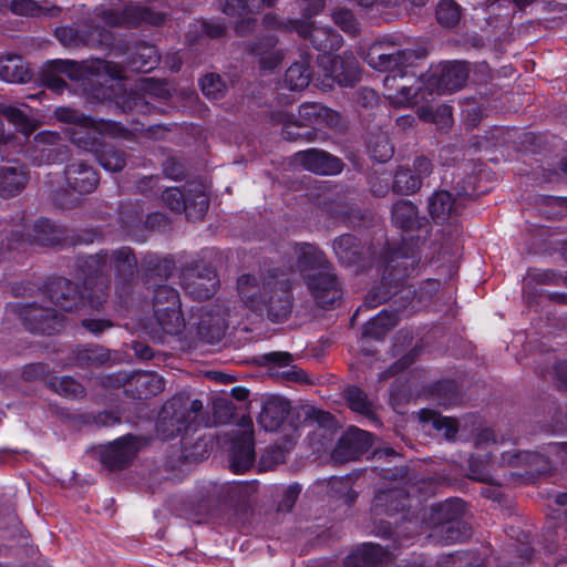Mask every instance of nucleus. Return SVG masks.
<instances>
[{"label":"nucleus","instance_id":"f257e3e1","mask_svg":"<svg viewBox=\"0 0 567 567\" xmlns=\"http://www.w3.org/2000/svg\"><path fill=\"white\" fill-rule=\"evenodd\" d=\"M54 117L59 122L71 125L65 131L71 141L78 147L93 152L105 171L118 172L125 166L126 161L122 152L114 148L100 151L102 146L100 138L116 137L122 134L123 128L117 123L93 120L64 106L55 109Z\"/></svg>","mask_w":567,"mask_h":567},{"label":"nucleus","instance_id":"f03ea898","mask_svg":"<svg viewBox=\"0 0 567 567\" xmlns=\"http://www.w3.org/2000/svg\"><path fill=\"white\" fill-rule=\"evenodd\" d=\"M295 254L307 287L320 307L331 306L341 293L336 277L328 271L327 260L319 248L301 243L295 246Z\"/></svg>","mask_w":567,"mask_h":567},{"label":"nucleus","instance_id":"7ed1b4c3","mask_svg":"<svg viewBox=\"0 0 567 567\" xmlns=\"http://www.w3.org/2000/svg\"><path fill=\"white\" fill-rule=\"evenodd\" d=\"M121 74L122 69L107 61L90 60L78 63L71 60H54L48 64L43 80L49 89L60 93L65 87L61 75H65L72 81H82L93 78L97 81H106L107 79L117 81L121 79Z\"/></svg>","mask_w":567,"mask_h":567},{"label":"nucleus","instance_id":"20e7f679","mask_svg":"<svg viewBox=\"0 0 567 567\" xmlns=\"http://www.w3.org/2000/svg\"><path fill=\"white\" fill-rule=\"evenodd\" d=\"M417 264L419 258L413 251L403 248L393 251L384 268L381 285L368 293L364 307L375 308L395 296L404 279L414 271Z\"/></svg>","mask_w":567,"mask_h":567},{"label":"nucleus","instance_id":"39448f33","mask_svg":"<svg viewBox=\"0 0 567 567\" xmlns=\"http://www.w3.org/2000/svg\"><path fill=\"white\" fill-rule=\"evenodd\" d=\"M154 312L162 329L174 334L182 330L184 320L179 309V297L175 289L161 286L154 296Z\"/></svg>","mask_w":567,"mask_h":567},{"label":"nucleus","instance_id":"423d86ee","mask_svg":"<svg viewBox=\"0 0 567 567\" xmlns=\"http://www.w3.org/2000/svg\"><path fill=\"white\" fill-rule=\"evenodd\" d=\"M468 78V68L465 63L446 62L426 74L425 86L429 94L451 93L460 90Z\"/></svg>","mask_w":567,"mask_h":567},{"label":"nucleus","instance_id":"0eeeda50","mask_svg":"<svg viewBox=\"0 0 567 567\" xmlns=\"http://www.w3.org/2000/svg\"><path fill=\"white\" fill-rule=\"evenodd\" d=\"M202 409L203 403L199 400L192 401L190 411H188L187 402L183 398H174L164 404L159 413L158 430L165 437L174 435L175 432L179 433L187 429L186 422L190 417V413H196Z\"/></svg>","mask_w":567,"mask_h":567},{"label":"nucleus","instance_id":"6e6552de","mask_svg":"<svg viewBox=\"0 0 567 567\" xmlns=\"http://www.w3.org/2000/svg\"><path fill=\"white\" fill-rule=\"evenodd\" d=\"M379 51L380 48H371L365 56L367 63L380 72L398 73L400 78L405 75V68L425 55L424 51H402L401 53Z\"/></svg>","mask_w":567,"mask_h":567},{"label":"nucleus","instance_id":"1a4fd4ad","mask_svg":"<svg viewBox=\"0 0 567 567\" xmlns=\"http://www.w3.org/2000/svg\"><path fill=\"white\" fill-rule=\"evenodd\" d=\"M277 282V280H260L252 275H243L237 281L239 298L248 308L255 311L260 310Z\"/></svg>","mask_w":567,"mask_h":567},{"label":"nucleus","instance_id":"9d476101","mask_svg":"<svg viewBox=\"0 0 567 567\" xmlns=\"http://www.w3.org/2000/svg\"><path fill=\"white\" fill-rule=\"evenodd\" d=\"M217 284L216 274L209 267L196 266L183 275L184 289L195 299L209 298L216 291Z\"/></svg>","mask_w":567,"mask_h":567},{"label":"nucleus","instance_id":"9b49d317","mask_svg":"<svg viewBox=\"0 0 567 567\" xmlns=\"http://www.w3.org/2000/svg\"><path fill=\"white\" fill-rule=\"evenodd\" d=\"M295 159L305 169L318 175H336L343 169L340 158L316 148L297 153Z\"/></svg>","mask_w":567,"mask_h":567},{"label":"nucleus","instance_id":"f8f14e48","mask_svg":"<svg viewBox=\"0 0 567 567\" xmlns=\"http://www.w3.org/2000/svg\"><path fill=\"white\" fill-rule=\"evenodd\" d=\"M140 442L132 435L123 436L110 443L101 454L102 462L111 468H121L137 454Z\"/></svg>","mask_w":567,"mask_h":567},{"label":"nucleus","instance_id":"ddd939ff","mask_svg":"<svg viewBox=\"0 0 567 567\" xmlns=\"http://www.w3.org/2000/svg\"><path fill=\"white\" fill-rule=\"evenodd\" d=\"M254 460L252 423L246 420L241 424L240 437L233 444L230 466L235 473H241L252 465Z\"/></svg>","mask_w":567,"mask_h":567},{"label":"nucleus","instance_id":"4468645a","mask_svg":"<svg viewBox=\"0 0 567 567\" xmlns=\"http://www.w3.org/2000/svg\"><path fill=\"white\" fill-rule=\"evenodd\" d=\"M163 200L172 210H185L188 219L198 220L204 217L208 209V198L200 193L194 203H186L182 192L176 187L166 188L163 193Z\"/></svg>","mask_w":567,"mask_h":567},{"label":"nucleus","instance_id":"2eb2a0df","mask_svg":"<svg viewBox=\"0 0 567 567\" xmlns=\"http://www.w3.org/2000/svg\"><path fill=\"white\" fill-rule=\"evenodd\" d=\"M289 414V402L282 398L267 399L258 415V423L265 431L278 430Z\"/></svg>","mask_w":567,"mask_h":567},{"label":"nucleus","instance_id":"dca6fc26","mask_svg":"<svg viewBox=\"0 0 567 567\" xmlns=\"http://www.w3.org/2000/svg\"><path fill=\"white\" fill-rule=\"evenodd\" d=\"M60 136L52 131H44L34 136L30 157L35 165H43L58 159Z\"/></svg>","mask_w":567,"mask_h":567},{"label":"nucleus","instance_id":"f3484780","mask_svg":"<svg viewBox=\"0 0 567 567\" xmlns=\"http://www.w3.org/2000/svg\"><path fill=\"white\" fill-rule=\"evenodd\" d=\"M66 184L80 194L91 193L97 185L96 172L83 163H73L65 169Z\"/></svg>","mask_w":567,"mask_h":567},{"label":"nucleus","instance_id":"a211bd4d","mask_svg":"<svg viewBox=\"0 0 567 567\" xmlns=\"http://www.w3.org/2000/svg\"><path fill=\"white\" fill-rule=\"evenodd\" d=\"M457 199L447 190L435 192L429 198V212L437 224L446 221L457 213Z\"/></svg>","mask_w":567,"mask_h":567},{"label":"nucleus","instance_id":"6ab92c4d","mask_svg":"<svg viewBox=\"0 0 567 567\" xmlns=\"http://www.w3.org/2000/svg\"><path fill=\"white\" fill-rule=\"evenodd\" d=\"M465 514V503L460 498L446 499L432 507L430 522L435 527L461 520Z\"/></svg>","mask_w":567,"mask_h":567},{"label":"nucleus","instance_id":"aec40b11","mask_svg":"<svg viewBox=\"0 0 567 567\" xmlns=\"http://www.w3.org/2000/svg\"><path fill=\"white\" fill-rule=\"evenodd\" d=\"M268 315L272 321L280 322L288 318L291 312V298L287 290L277 282L274 290L267 298L266 305Z\"/></svg>","mask_w":567,"mask_h":567},{"label":"nucleus","instance_id":"412c9836","mask_svg":"<svg viewBox=\"0 0 567 567\" xmlns=\"http://www.w3.org/2000/svg\"><path fill=\"white\" fill-rule=\"evenodd\" d=\"M429 90H426L425 81L423 86L402 85L393 93L385 94L389 102L395 107H408L422 101H427Z\"/></svg>","mask_w":567,"mask_h":567},{"label":"nucleus","instance_id":"4be33fe9","mask_svg":"<svg viewBox=\"0 0 567 567\" xmlns=\"http://www.w3.org/2000/svg\"><path fill=\"white\" fill-rule=\"evenodd\" d=\"M27 183L23 167H0V190L3 196H12L20 192Z\"/></svg>","mask_w":567,"mask_h":567},{"label":"nucleus","instance_id":"5701e85b","mask_svg":"<svg viewBox=\"0 0 567 567\" xmlns=\"http://www.w3.org/2000/svg\"><path fill=\"white\" fill-rule=\"evenodd\" d=\"M420 422L431 424L435 430L443 431L447 440H453L458 431V422L456 419L442 416L435 411L422 409L417 413Z\"/></svg>","mask_w":567,"mask_h":567},{"label":"nucleus","instance_id":"b1692460","mask_svg":"<svg viewBox=\"0 0 567 567\" xmlns=\"http://www.w3.org/2000/svg\"><path fill=\"white\" fill-rule=\"evenodd\" d=\"M396 323V311L384 309L365 324L363 333L373 339H381L394 328Z\"/></svg>","mask_w":567,"mask_h":567},{"label":"nucleus","instance_id":"393cba45","mask_svg":"<svg viewBox=\"0 0 567 567\" xmlns=\"http://www.w3.org/2000/svg\"><path fill=\"white\" fill-rule=\"evenodd\" d=\"M393 224L403 229L412 230L417 225V208L410 200H399L392 207Z\"/></svg>","mask_w":567,"mask_h":567},{"label":"nucleus","instance_id":"a878e982","mask_svg":"<svg viewBox=\"0 0 567 567\" xmlns=\"http://www.w3.org/2000/svg\"><path fill=\"white\" fill-rule=\"evenodd\" d=\"M417 116L424 122L435 124L441 131L450 128L453 123L452 107L445 104L435 110L430 106H421L417 109Z\"/></svg>","mask_w":567,"mask_h":567},{"label":"nucleus","instance_id":"bb28decb","mask_svg":"<svg viewBox=\"0 0 567 567\" xmlns=\"http://www.w3.org/2000/svg\"><path fill=\"white\" fill-rule=\"evenodd\" d=\"M30 78L29 71L18 56L0 59V79L6 82H27Z\"/></svg>","mask_w":567,"mask_h":567},{"label":"nucleus","instance_id":"cd10ccee","mask_svg":"<svg viewBox=\"0 0 567 567\" xmlns=\"http://www.w3.org/2000/svg\"><path fill=\"white\" fill-rule=\"evenodd\" d=\"M434 535L445 544L460 543L471 536V528L461 519L435 527Z\"/></svg>","mask_w":567,"mask_h":567},{"label":"nucleus","instance_id":"c85d7f7f","mask_svg":"<svg viewBox=\"0 0 567 567\" xmlns=\"http://www.w3.org/2000/svg\"><path fill=\"white\" fill-rule=\"evenodd\" d=\"M422 186L421 181L410 168L401 167L394 174L392 190L401 195L416 193Z\"/></svg>","mask_w":567,"mask_h":567},{"label":"nucleus","instance_id":"c756f323","mask_svg":"<svg viewBox=\"0 0 567 567\" xmlns=\"http://www.w3.org/2000/svg\"><path fill=\"white\" fill-rule=\"evenodd\" d=\"M462 17V9L454 0H442L436 7L437 22L446 28L455 27Z\"/></svg>","mask_w":567,"mask_h":567},{"label":"nucleus","instance_id":"7c9ffc66","mask_svg":"<svg viewBox=\"0 0 567 567\" xmlns=\"http://www.w3.org/2000/svg\"><path fill=\"white\" fill-rule=\"evenodd\" d=\"M254 53L259 56V63L262 69H272L281 60V53L275 49V40L266 39L252 49Z\"/></svg>","mask_w":567,"mask_h":567},{"label":"nucleus","instance_id":"2f4dec72","mask_svg":"<svg viewBox=\"0 0 567 567\" xmlns=\"http://www.w3.org/2000/svg\"><path fill=\"white\" fill-rule=\"evenodd\" d=\"M274 2L275 0H228L224 11L229 16L241 17L244 13L257 12L262 6H271Z\"/></svg>","mask_w":567,"mask_h":567},{"label":"nucleus","instance_id":"473e14b6","mask_svg":"<svg viewBox=\"0 0 567 567\" xmlns=\"http://www.w3.org/2000/svg\"><path fill=\"white\" fill-rule=\"evenodd\" d=\"M333 251L339 261L344 266H352L354 264V236L346 234L338 237L333 241Z\"/></svg>","mask_w":567,"mask_h":567},{"label":"nucleus","instance_id":"72a5a7b5","mask_svg":"<svg viewBox=\"0 0 567 567\" xmlns=\"http://www.w3.org/2000/svg\"><path fill=\"white\" fill-rule=\"evenodd\" d=\"M3 115L25 137H28L37 127V123L31 121L28 115L18 107H6L3 110Z\"/></svg>","mask_w":567,"mask_h":567},{"label":"nucleus","instance_id":"f704fd0d","mask_svg":"<svg viewBox=\"0 0 567 567\" xmlns=\"http://www.w3.org/2000/svg\"><path fill=\"white\" fill-rule=\"evenodd\" d=\"M285 83L291 91L302 90L309 84V73L305 63H295L286 71Z\"/></svg>","mask_w":567,"mask_h":567},{"label":"nucleus","instance_id":"c9c22d12","mask_svg":"<svg viewBox=\"0 0 567 567\" xmlns=\"http://www.w3.org/2000/svg\"><path fill=\"white\" fill-rule=\"evenodd\" d=\"M515 457L518 464L527 465L538 474L550 468L549 461L543 451H522Z\"/></svg>","mask_w":567,"mask_h":567},{"label":"nucleus","instance_id":"e433bc0d","mask_svg":"<svg viewBox=\"0 0 567 567\" xmlns=\"http://www.w3.org/2000/svg\"><path fill=\"white\" fill-rule=\"evenodd\" d=\"M354 456V433L349 430L337 443L331 457L336 463L351 461Z\"/></svg>","mask_w":567,"mask_h":567},{"label":"nucleus","instance_id":"4c0bfd02","mask_svg":"<svg viewBox=\"0 0 567 567\" xmlns=\"http://www.w3.org/2000/svg\"><path fill=\"white\" fill-rule=\"evenodd\" d=\"M137 386L143 389L141 395L145 398L162 392L165 388L164 379L153 373H138L134 377Z\"/></svg>","mask_w":567,"mask_h":567},{"label":"nucleus","instance_id":"58836bf2","mask_svg":"<svg viewBox=\"0 0 567 567\" xmlns=\"http://www.w3.org/2000/svg\"><path fill=\"white\" fill-rule=\"evenodd\" d=\"M369 153L372 158L380 163L389 161L393 153V146L390 144L388 136L381 134L375 137V142H369Z\"/></svg>","mask_w":567,"mask_h":567},{"label":"nucleus","instance_id":"ea45409f","mask_svg":"<svg viewBox=\"0 0 567 567\" xmlns=\"http://www.w3.org/2000/svg\"><path fill=\"white\" fill-rule=\"evenodd\" d=\"M358 556L368 565H380L389 559V551L380 545L364 544L357 550V557Z\"/></svg>","mask_w":567,"mask_h":567},{"label":"nucleus","instance_id":"a19ab883","mask_svg":"<svg viewBox=\"0 0 567 567\" xmlns=\"http://www.w3.org/2000/svg\"><path fill=\"white\" fill-rule=\"evenodd\" d=\"M203 93L212 100H217L224 95L226 85L217 74H207L200 81Z\"/></svg>","mask_w":567,"mask_h":567},{"label":"nucleus","instance_id":"79ce46f5","mask_svg":"<svg viewBox=\"0 0 567 567\" xmlns=\"http://www.w3.org/2000/svg\"><path fill=\"white\" fill-rule=\"evenodd\" d=\"M158 63V55L153 47H144L141 49L137 58L132 62L135 71L147 72Z\"/></svg>","mask_w":567,"mask_h":567},{"label":"nucleus","instance_id":"37998d69","mask_svg":"<svg viewBox=\"0 0 567 567\" xmlns=\"http://www.w3.org/2000/svg\"><path fill=\"white\" fill-rule=\"evenodd\" d=\"M109 259L118 274L132 271L136 266V261L128 248H121L114 251Z\"/></svg>","mask_w":567,"mask_h":567},{"label":"nucleus","instance_id":"c03bdc74","mask_svg":"<svg viewBox=\"0 0 567 567\" xmlns=\"http://www.w3.org/2000/svg\"><path fill=\"white\" fill-rule=\"evenodd\" d=\"M323 107L317 103H305L300 105L298 111V118L295 123L299 126L312 124L321 116Z\"/></svg>","mask_w":567,"mask_h":567},{"label":"nucleus","instance_id":"a18cd8bd","mask_svg":"<svg viewBox=\"0 0 567 567\" xmlns=\"http://www.w3.org/2000/svg\"><path fill=\"white\" fill-rule=\"evenodd\" d=\"M10 9L13 13L21 16H40L42 8L33 0H11Z\"/></svg>","mask_w":567,"mask_h":567},{"label":"nucleus","instance_id":"49530a36","mask_svg":"<svg viewBox=\"0 0 567 567\" xmlns=\"http://www.w3.org/2000/svg\"><path fill=\"white\" fill-rule=\"evenodd\" d=\"M543 453L549 461L550 466L551 463L564 462L567 454V443H549L543 449Z\"/></svg>","mask_w":567,"mask_h":567},{"label":"nucleus","instance_id":"de8ad7c7","mask_svg":"<svg viewBox=\"0 0 567 567\" xmlns=\"http://www.w3.org/2000/svg\"><path fill=\"white\" fill-rule=\"evenodd\" d=\"M413 174L419 177L421 183L423 184V179L429 177L432 174L433 171V164L432 161L424 156L419 155L413 161V169H411Z\"/></svg>","mask_w":567,"mask_h":567},{"label":"nucleus","instance_id":"09e8293b","mask_svg":"<svg viewBox=\"0 0 567 567\" xmlns=\"http://www.w3.org/2000/svg\"><path fill=\"white\" fill-rule=\"evenodd\" d=\"M54 386L64 396H76L83 391L82 386L69 377L61 378L58 383H54Z\"/></svg>","mask_w":567,"mask_h":567},{"label":"nucleus","instance_id":"8fccbe9b","mask_svg":"<svg viewBox=\"0 0 567 567\" xmlns=\"http://www.w3.org/2000/svg\"><path fill=\"white\" fill-rule=\"evenodd\" d=\"M379 103L378 93L370 87L362 86L357 91V105L365 109H373Z\"/></svg>","mask_w":567,"mask_h":567},{"label":"nucleus","instance_id":"3c124183","mask_svg":"<svg viewBox=\"0 0 567 567\" xmlns=\"http://www.w3.org/2000/svg\"><path fill=\"white\" fill-rule=\"evenodd\" d=\"M334 22L349 33L354 32V17L349 10H338L333 12Z\"/></svg>","mask_w":567,"mask_h":567},{"label":"nucleus","instance_id":"603ef678","mask_svg":"<svg viewBox=\"0 0 567 567\" xmlns=\"http://www.w3.org/2000/svg\"><path fill=\"white\" fill-rule=\"evenodd\" d=\"M529 279H533L537 284L542 285H554L558 284L560 276L553 270H539L535 269L528 275Z\"/></svg>","mask_w":567,"mask_h":567},{"label":"nucleus","instance_id":"864d4df0","mask_svg":"<svg viewBox=\"0 0 567 567\" xmlns=\"http://www.w3.org/2000/svg\"><path fill=\"white\" fill-rule=\"evenodd\" d=\"M332 491L342 494L347 501H351L352 480L350 477H334L330 482Z\"/></svg>","mask_w":567,"mask_h":567},{"label":"nucleus","instance_id":"5fc2aeb1","mask_svg":"<svg viewBox=\"0 0 567 567\" xmlns=\"http://www.w3.org/2000/svg\"><path fill=\"white\" fill-rule=\"evenodd\" d=\"M372 445V434L357 427V460L360 455L367 453Z\"/></svg>","mask_w":567,"mask_h":567},{"label":"nucleus","instance_id":"6e6d98bb","mask_svg":"<svg viewBox=\"0 0 567 567\" xmlns=\"http://www.w3.org/2000/svg\"><path fill=\"white\" fill-rule=\"evenodd\" d=\"M357 413L362 414L363 416L368 417L369 420H375L373 411H372V404L367 400L365 394L357 389Z\"/></svg>","mask_w":567,"mask_h":567},{"label":"nucleus","instance_id":"4d7b16f0","mask_svg":"<svg viewBox=\"0 0 567 567\" xmlns=\"http://www.w3.org/2000/svg\"><path fill=\"white\" fill-rule=\"evenodd\" d=\"M453 189L457 198L471 196L474 193L472 177L467 176L466 178L454 182Z\"/></svg>","mask_w":567,"mask_h":567},{"label":"nucleus","instance_id":"13d9d810","mask_svg":"<svg viewBox=\"0 0 567 567\" xmlns=\"http://www.w3.org/2000/svg\"><path fill=\"white\" fill-rule=\"evenodd\" d=\"M372 48H380L379 52H388V53H401L402 51H415L414 49L402 48V44H400L393 38L383 40L382 42L374 44Z\"/></svg>","mask_w":567,"mask_h":567},{"label":"nucleus","instance_id":"bf43d9fd","mask_svg":"<svg viewBox=\"0 0 567 567\" xmlns=\"http://www.w3.org/2000/svg\"><path fill=\"white\" fill-rule=\"evenodd\" d=\"M444 390L446 393H449V396L442 399L441 404L444 406H452L456 405L460 401L458 393L456 391L455 384L452 382H446L444 384H441L439 388V391Z\"/></svg>","mask_w":567,"mask_h":567},{"label":"nucleus","instance_id":"052dcab7","mask_svg":"<svg viewBox=\"0 0 567 567\" xmlns=\"http://www.w3.org/2000/svg\"><path fill=\"white\" fill-rule=\"evenodd\" d=\"M301 488L299 485H291L285 491V496L280 503V508L289 511L295 504Z\"/></svg>","mask_w":567,"mask_h":567},{"label":"nucleus","instance_id":"680f3d73","mask_svg":"<svg viewBox=\"0 0 567 567\" xmlns=\"http://www.w3.org/2000/svg\"><path fill=\"white\" fill-rule=\"evenodd\" d=\"M323 7V0H300V8L309 16L317 14Z\"/></svg>","mask_w":567,"mask_h":567},{"label":"nucleus","instance_id":"e2e57ef3","mask_svg":"<svg viewBox=\"0 0 567 567\" xmlns=\"http://www.w3.org/2000/svg\"><path fill=\"white\" fill-rule=\"evenodd\" d=\"M489 443H495L494 431L491 429H484L477 434L475 444L477 447H485Z\"/></svg>","mask_w":567,"mask_h":567},{"label":"nucleus","instance_id":"0e129e2a","mask_svg":"<svg viewBox=\"0 0 567 567\" xmlns=\"http://www.w3.org/2000/svg\"><path fill=\"white\" fill-rule=\"evenodd\" d=\"M405 498L400 489L380 491L375 497L377 506L383 505L384 502L390 499Z\"/></svg>","mask_w":567,"mask_h":567},{"label":"nucleus","instance_id":"69168bd1","mask_svg":"<svg viewBox=\"0 0 567 567\" xmlns=\"http://www.w3.org/2000/svg\"><path fill=\"white\" fill-rule=\"evenodd\" d=\"M83 326L93 333L102 332L109 324L101 320H84Z\"/></svg>","mask_w":567,"mask_h":567},{"label":"nucleus","instance_id":"338daca9","mask_svg":"<svg viewBox=\"0 0 567 567\" xmlns=\"http://www.w3.org/2000/svg\"><path fill=\"white\" fill-rule=\"evenodd\" d=\"M464 556H465V554H463V553L449 554L446 556L441 557L439 560V564L442 567H452L450 564H455L456 559L461 560Z\"/></svg>","mask_w":567,"mask_h":567},{"label":"nucleus","instance_id":"774afa93","mask_svg":"<svg viewBox=\"0 0 567 567\" xmlns=\"http://www.w3.org/2000/svg\"><path fill=\"white\" fill-rule=\"evenodd\" d=\"M55 34L63 44L70 45L72 43V29L60 28L55 31Z\"/></svg>","mask_w":567,"mask_h":567}]
</instances>
